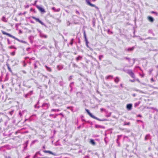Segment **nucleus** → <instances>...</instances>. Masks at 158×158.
Returning a JSON list of instances; mask_svg holds the SVG:
<instances>
[{
    "instance_id": "a19ab883",
    "label": "nucleus",
    "mask_w": 158,
    "mask_h": 158,
    "mask_svg": "<svg viewBox=\"0 0 158 158\" xmlns=\"http://www.w3.org/2000/svg\"><path fill=\"white\" fill-rule=\"evenodd\" d=\"M101 110H102V109H101Z\"/></svg>"
},
{
    "instance_id": "9d476101",
    "label": "nucleus",
    "mask_w": 158,
    "mask_h": 158,
    "mask_svg": "<svg viewBox=\"0 0 158 158\" xmlns=\"http://www.w3.org/2000/svg\"><path fill=\"white\" fill-rule=\"evenodd\" d=\"M84 38L85 39V40L86 41V44H87V46L88 47H89L88 46V45L87 44V38H86V34H85V31H84Z\"/></svg>"
},
{
    "instance_id": "f03ea898",
    "label": "nucleus",
    "mask_w": 158,
    "mask_h": 158,
    "mask_svg": "<svg viewBox=\"0 0 158 158\" xmlns=\"http://www.w3.org/2000/svg\"><path fill=\"white\" fill-rule=\"evenodd\" d=\"M1 32H2V34L3 35H6L8 36H9V37H11V38H15V37H14V36L11 35L9 33H7V32H5V31H3V30H2L1 31Z\"/></svg>"
},
{
    "instance_id": "58836bf2",
    "label": "nucleus",
    "mask_w": 158,
    "mask_h": 158,
    "mask_svg": "<svg viewBox=\"0 0 158 158\" xmlns=\"http://www.w3.org/2000/svg\"><path fill=\"white\" fill-rule=\"evenodd\" d=\"M2 88H3V85L2 86Z\"/></svg>"
},
{
    "instance_id": "f257e3e1",
    "label": "nucleus",
    "mask_w": 158,
    "mask_h": 158,
    "mask_svg": "<svg viewBox=\"0 0 158 158\" xmlns=\"http://www.w3.org/2000/svg\"><path fill=\"white\" fill-rule=\"evenodd\" d=\"M125 72L128 74L131 77L133 78H135V75L132 70L131 69H127L125 70Z\"/></svg>"
},
{
    "instance_id": "5701e85b",
    "label": "nucleus",
    "mask_w": 158,
    "mask_h": 158,
    "mask_svg": "<svg viewBox=\"0 0 158 158\" xmlns=\"http://www.w3.org/2000/svg\"><path fill=\"white\" fill-rule=\"evenodd\" d=\"M73 66L74 67H78V66L75 64H74L73 65Z\"/></svg>"
},
{
    "instance_id": "4be33fe9",
    "label": "nucleus",
    "mask_w": 158,
    "mask_h": 158,
    "mask_svg": "<svg viewBox=\"0 0 158 158\" xmlns=\"http://www.w3.org/2000/svg\"><path fill=\"white\" fill-rule=\"evenodd\" d=\"M130 124V123L129 122L127 123H124V125L125 126V125H129Z\"/></svg>"
},
{
    "instance_id": "a211bd4d",
    "label": "nucleus",
    "mask_w": 158,
    "mask_h": 158,
    "mask_svg": "<svg viewBox=\"0 0 158 158\" xmlns=\"http://www.w3.org/2000/svg\"><path fill=\"white\" fill-rule=\"evenodd\" d=\"M2 20L3 21L6 22V18L5 17L3 16L2 18Z\"/></svg>"
},
{
    "instance_id": "79ce46f5",
    "label": "nucleus",
    "mask_w": 158,
    "mask_h": 158,
    "mask_svg": "<svg viewBox=\"0 0 158 158\" xmlns=\"http://www.w3.org/2000/svg\"><path fill=\"white\" fill-rule=\"evenodd\" d=\"M99 59H100V60H101V58H99Z\"/></svg>"
},
{
    "instance_id": "72a5a7b5",
    "label": "nucleus",
    "mask_w": 158,
    "mask_h": 158,
    "mask_svg": "<svg viewBox=\"0 0 158 158\" xmlns=\"http://www.w3.org/2000/svg\"><path fill=\"white\" fill-rule=\"evenodd\" d=\"M55 110H54V109H52V110H52V111H55Z\"/></svg>"
},
{
    "instance_id": "39448f33",
    "label": "nucleus",
    "mask_w": 158,
    "mask_h": 158,
    "mask_svg": "<svg viewBox=\"0 0 158 158\" xmlns=\"http://www.w3.org/2000/svg\"><path fill=\"white\" fill-rule=\"evenodd\" d=\"M43 151L45 153H48L50 154H52V155H54V156H55L56 155L55 154V153H53L52 152H51L50 151H47V150H44Z\"/></svg>"
},
{
    "instance_id": "ddd939ff",
    "label": "nucleus",
    "mask_w": 158,
    "mask_h": 158,
    "mask_svg": "<svg viewBox=\"0 0 158 158\" xmlns=\"http://www.w3.org/2000/svg\"><path fill=\"white\" fill-rule=\"evenodd\" d=\"M134 48H135V47H133L131 48H128L127 49V51H132L133 50H134Z\"/></svg>"
},
{
    "instance_id": "7ed1b4c3",
    "label": "nucleus",
    "mask_w": 158,
    "mask_h": 158,
    "mask_svg": "<svg viewBox=\"0 0 158 158\" xmlns=\"http://www.w3.org/2000/svg\"><path fill=\"white\" fill-rule=\"evenodd\" d=\"M32 18L35 20L36 21L39 22L42 25H43L44 23L41 20H40L39 19L35 17L34 16H32Z\"/></svg>"
},
{
    "instance_id": "412c9836",
    "label": "nucleus",
    "mask_w": 158,
    "mask_h": 158,
    "mask_svg": "<svg viewBox=\"0 0 158 158\" xmlns=\"http://www.w3.org/2000/svg\"><path fill=\"white\" fill-rule=\"evenodd\" d=\"M109 77L113 78V76L111 75H109V76H108L107 78H109Z\"/></svg>"
},
{
    "instance_id": "ea45409f",
    "label": "nucleus",
    "mask_w": 158,
    "mask_h": 158,
    "mask_svg": "<svg viewBox=\"0 0 158 158\" xmlns=\"http://www.w3.org/2000/svg\"><path fill=\"white\" fill-rule=\"evenodd\" d=\"M30 10H32V8H31V9H30Z\"/></svg>"
},
{
    "instance_id": "7c9ffc66",
    "label": "nucleus",
    "mask_w": 158,
    "mask_h": 158,
    "mask_svg": "<svg viewBox=\"0 0 158 158\" xmlns=\"http://www.w3.org/2000/svg\"><path fill=\"white\" fill-rule=\"evenodd\" d=\"M6 158H11L10 156L6 157Z\"/></svg>"
},
{
    "instance_id": "6ab92c4d",
    "label": "nucleus",
    "mask_w": 158,
    "mask_h": 158,
    "mask_svg": "<svg viewBox=\"0 0 158 158\" xmlns=\"http://www.w3.org/2000/svg\"><path fill=\"white\" fill-rule=\"evenodd\" d=\"M6 65L7 66V67H8V70L10 71H11V69L10 67L9 66V64H6Z\"/></svg>"
},
{
    "instance_id": "473e14b6",
    "label": "nucleus",
    "mask_w": 158,
    "mask_h": 158,
    "mask_svg": "<svg viewBox=\"0 0 158 158\" xmlns=\"http://www.w3.org/2000/svg\"><path fill=\"white\" fill-rule=\"evenodd\" d=\"M89 49H90L91 50V51H93V49H92V48H89Z\"/></svg>"
},
{
    "instance_id": "f3484780",
    "label": "nucleus",
    "mask_w": 158,
    "mask_h": 158,
    "mask_svg": "<svg viewBox=\"0 0 158 158\" xmlns=\"http://www.w3.org/2000/svg\"><path fill=\"white\" fill-rule=\"evenodd\" d=\"M18 138L19 139V138L18 136H17V137H15L14 138H13L12 139L13 140H18Z\"/></svg>"
},
{
    "instance_id": "c85d7f7f",
    "label": "nucleus",
    "mask_w": 158,
    "mask_h": 158,
    "mask_svg": "<svg viewBox=\"0 0 158 158\" xmlns=\"http://www.w3.org/2000/svg\"><path fill=\"white\" fill-rule=\"evenodd\" d=\"M73 40V39L72 40H71V44H73V42L72 41Z\"/></svg>"
},
{
    "instance_id": "aec40b11",
    "label": "nucleus",
    "mask_w": 158,
    "mask_h": 158,
    "mask_svg": "<svg viewBox=\"0 0 158 158\" xmlns=\"http://www.w3.org/2000/svg\"><path fill=\"white\" fill-rule=\"evenodd\" d=\"M155 81H154L153 78H152L151 79V82H154Z\"/></svg>"
},
{
    "instance_id": "c03bdc74",
    "label": "nucleus",
    "mask_w": 158,
    "mask_h": 158,
    "mask_svg": "<svg viewBox=\"0 0 158 158\" xmlns=\"http://www.w3.org/2000/svg\"><path fill=\"white\" fill-rule=\"evenodd\" d=\"M25 12H24V13H23V14H25Z\"/></svg>"
},
{
    "instance_id": "e433bc0d",
    "label": "nucleus",
    "mask_w": 158,
    "mask_h": 158,
    "mask_svg": "<svg viewBox=\"0 0 158 158\" xmlns=\"http://www.w3.org/2000/svg\"><path fill=\"white\" fill-rule=\"evenodd\" d=\"M29 94V93L27 94L26 95V97L27 96V95H28Z\"/></svg>"
},
{
    "instance_id": "cd10ccee",
    "label": "nucleus",
    "mask_w": 158,
    "mask_h": 158,
    "mask_svg": "<svg viewBox=\"0 0 158 158\" xmlns=\"http://www.w3.org/2000/svg\"><path fill=\"white\" fill-rule=\"evenodd\" d=\"M19 32L20 34L22 33V32L21 30H19Z\"/></svg>"
},
{
    "instance_id": "393cba45",
    "label": "nucleus",
    "mask_w": 158,
    "mask_h": 158,
    "mask_svg": "<svg viewBox=\"0 0 158 158\" xmlns=\"http://www.w3.org/2000/svg\"><path fill=\"white\" fill-rule=\"evenodd\" d=\"M126 60H130V58H128V57H125V58Z\"/></svg>"
},
{
    "instance_id": "0eeeda50",
    "label": "nucleus",
    "mask_w": 158,
    "mask_h": 158,
    "mask_svg": "<svg viewBox=\"0 0 158 158\" xmlns=\"http://www.w3.org/2000/svg\"><path fill=\"white\" fill-rule=\"evenodd\" d=\"M86 2L90 6H91L92 7H94L95 6L94 5L92 4L90 2V0H85Z\"/></svg>"
},
{
    "instance_id": "a878e982",
    "label": "nucleus",
    "mask_w": 158,
    "mask_h": 158,
    "mask_svg": "<svg viewBox=\"0 0 158 158\" xmlns=\"http://www.w3.org/2000/svg\"><path fill=\"white\" fill-rule=\"evenodd\" d=\"M137 116L138 117H141V118H142V115H139V114L138 115H137Z\"/></svg>"
},
{
    "instance_id": "b1692460",
    "label": "nucleus",
    "mask_w": 158,
    "mask_h": 158,
    "mask_svg": "<svg viewBox=\"0 0 158 158\" xmlns=\"http://www.w3.org/2000/svg\"><path fill=\"white\" fill-rule=\"evenodd\" d=\"M130 81H131L132 82H134L135 81V80H130Z\"/></svg>"
},
{
    "instance_id": "9b49d317",
    "label": "nucleus",
    "mask_w": 158,
    "mask_h": 158,
    "mask_svg": "<svg viewBox=\"0 0 158 158\" xmlns=\"http://www.w3.org/2000/svg\"><path fill=\"white\" fill-rule=\"evenodd\" d=\"M45 66L46 68L47 71L50 72L52 71V70L51 68L47 66V65H45Z\"/></svg>"
},
{
    "instance_id": "f704fd0d",
    "label": "nucleus",
    "mask_w": 158,
    "mask_h": 158,
    "mask_svg": "<svg viewBox=\"0 0 158 158\" xmlns=\"http://www.w3.org/2000/svg\"><path fill=\"white\" fill-rule=\"evenodd\" d=\"M74 55H76V54H77V53H76V52H74Z\"/></svg>"
},
{
    "instance_id": "37998d69",
    "label": "nucleus",
    "mask_w": 158,
    "mask_h": 158,
    "mask_svg": "<svg viewBox=\"0 0 158 158\" xmlns=\"http://www.w3.org/2000/svg\"><path fill=\"white\" fill-rule=\"evenodd\" d=\"M121 87H122V84H121Z\"/></svg>"
},
{
    "instance_id": "2f4dec72",
    "label": "nucleus",
    "mask_w": 158,
    "mask_h": 158,
    "mask_svg": "<svg viewBox=\"0 0 158 158\" xmlns=\"http://www.w3.org/2000/svg\"><path fill=\"white\" fill-rule=\"evenodd\" d=\"M48 120L49 121H52H52H53L52 120H51V119H48Z\"/></svg>"
},
{
    "instance_id": "2eb2a0df",
    "label": "nucleus",
    "mask_w": 158,
    "mask_h": 158,
    "mask_svg": "<svg viewBox=\"0 0 158 158\" xmlns=\"http://www.w3.org/2000/svg\"><path fill=\"white\" fill-rule=\"evenodd\" d=\"M57 115L56 114V115H54V114H50L49 115V116H52V117L53 118H55L56 117H57Z\"/></svg>"
},
{
    "instance_id": "dca6fc26",
    "label": "nucleus",
    "mask_w": 158,
    "mask_h": 158,
    "mask_svg": "<svg viewBox=\"0 0 158 158\" xmlns=\"http://www.w3.org/2000/svg\"><path fill=\"white\" fill-rule=\"evenodd\" d=\"M151 13L152 14H155V15L156 16H157L158 15V13L157 12H155V11H151Z\"/></svg>"
},
{
    "instance_id": "1a4fd4ad",
    "label": "nucleus",
    "mask_w": 158,
    "mask_h": 158,
    "mask_svg": "<svg viewBox=\"0 0 158 158\" xmlns=\"http://www.w3.org/2000/svg\"><path fill=\"white\" fill-rule=\"evenodd\" d=\"M90 143L93 145H95L96 144L95 143L94 140L93 139H91L90 141Z\"/></svg>"
},
{
    "instance_id": "c756f323",
    "label": "nucleus",
    "mask_w": 158,
    "mask_h": 158,
    "mask_svg": "<svg viewBox=\"0 0 158 158\" xmlns=\"http://www.w3.org/2000/svg\"><path fill=\"white\" fill-rule=\"evenodd\" d=\"M42 13L45 12V10H40Z\"/></svg>"
},
{
    "instance_id": "20e7f679",
    "label": "nucleus",
    "mask_w": 158,
    "mask_h": 158,
    "mask_svg": "<svg viewBox=\"0 0 158 158\" xmlns=\"http://www.w3.org/2000/svg\"><path fill=\"white\" fill-rule=\"evenodd\" d=\"M85 110L86 111L88 114L91 117L94 118L96 119V118L94 115H93L91 113H90V112H89V110H88L86 109Z\"/></svg>"
},
{
    "instance_id": "c9c22d12",
    "label": "nucleus",
    "mask_w": 158,
    "mask_h": 158,
    "mask_svg": "<svg viewBox=\"0 0 158 158\" xmlns=\"http://www.w3.org/2000/svg\"><path fill=\"white\" fill-rule=\"evenodd\" d=\"M76 13H79V12H78L77 10V11H76Z\"/></svg>"
},
{
    "instance_id": "4c0bfd02",
    "label": "nucleus",
    "mask_w": 158,
    "mask_h": 158,
    "mask_svg": "<svg viewBox=\"0 0 158 158\" xmlns=\"http://www.w3.org/2000/svg\"><path fill=\"white\" fill-rule=\"evenodd\" d=\"M111 33H112V34H113V32H111Z\"/></svg>"
},
{
    "instance_id": "423d86ee",
    "label": "nucleus",
    "mask_w": 158,
    "mask_h": 158,
    "mask_svg": "<svg viewBox=\"0 0 158 158\" xmlns=\"http://www.w3.org/2000/svg\"><path fill=\"white\" fill-rule=\"evenodd\" d=\"M132 106V105L131 104H128L127 105V108L129 110H130L131 109Z\"/></svg>"
},
{
    "instance_id": "4468645a",
    "label": "nucleus",
    "mask_w": 158,
    "mask_h": 158,
    "mask_svg": "<svg viewBox=\"0 0 158 158\" xmlns=\"http://www.w3.org/2000/svg\"><path fill=\"white\" fill-rule=\"evenodd\" d=\"M82 57L81 56H79L78 57H77L76 59V60L77 61H78L79 60H80V59H82Z\"/></svg>"
},
{
    "instance_id": "bb28decb",
    "label": "nucleus",
    "mask_w": 158,
    "mask_h": 158,
    "mask_svg": "<svg viewBox=\"0 0 158 158\" xmlns=\"http://www.w3.org/2000/svg\"><path fill=\"white\" fill-rule=\"evenodd\" d=\"M38 9H39V10H43L41 8V7H39V8H38Z\"/></svg>"
},
{
    "instance_id": "6e6552de",
    "label": "nucleus",
    "mask_w": 158,
    "mask_h": 158,
    "mask_svg": "<svg viewBox=\"0 0 158 158\" xmlns=\"http://www.w3.org/2000/svg\"><path fill=\"white\" fill-rule=\"evenodd\" d=\"M148 19L151 22H153L154 21V19L151 16H148Z\"/></svg>"
},
{
    "instance_id": "f8f14e48",
    "label": "nucleus",
    "mask_w": 158,
    "mask_h": 158,
    "mask_svg": "<svg viewBox=\"0 0 158 158\" xmlns=\"http://www.w3.org/2000/svg\"><path fill=\"white\" fill-rule=\"evenodd\" d=\"M119 81V78L118 77H116L114 79V82L116 83H117Z\"/></svg>"
}]
</instances>
